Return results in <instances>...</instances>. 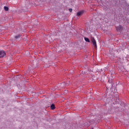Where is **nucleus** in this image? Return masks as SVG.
<instances>
[{
	"label": "nucleus",
	"instance_id": "nucleus-8",
	"mask_svg": "<svg viewBox=\"0 0 129 129\" xmlns=\"http://www.w3.org/2000/svg\"><path fill=\"white\" fill-rule=\"evenodd\" d=\"M19 38H21V35H18L15 36L16 39H19Z\"/></svg>",
	"mask_w": 129,
	"mask_h": 129
},
{
	"label": "nucleus",
	"instance_id": "nucleus-7",
	"mask_svg": "<svg viewBox=\"0 0 129 129\" xmlns=\"http://www.w3.org/2000/svg\"><path fill=\"white\" fill-rule=\"evenodd\" d=\"M4 10L8 12V11H9V7H7V6H5L4 7Z\"/></svg>",
	"mask_w": 129,
	"mask_h": 129
},
{
	"label": "nucleus",
	"instance_id": "nucleus-2",
	"mask_svg": "<svg viewBox=\"0 0 129 129\" xmlns=\"http://www.w3.org/2000/svg\"><path fill=\"white\" fill-rule=\"evenodd\" d=\"M6 56V51L4 50L0 51V58H3Z\"/></svg>",
	"mask_w": 129,
	"mask_h": 129
},
{
	"label": "nucleus",
	"instance_id": "nucleus-1",
	"mask_svg": "<svg viewBox=\"0 0 129 129\" xmlns=\"http://www.w3.org/2000/svg\"><path fill=\"white\" fill-rule=\"evenodd\" d=\"M91 41L93 43V44L94 45V46H95V48H97V44H96V40H95L94 38L92 37Z\"/></svg>",
	"mask_w": 129,
	"mask_h": 129
},
{
	"label": "nucleus",
	"instance_id": "nucleus-4",
	"mask_svg": "<svg viewBox=\"0 0 129 129\" xmlns=\"http://www.w3.org/2000/svg\"><path fill=\"white\" fill-rule=\"evenodd\" d=\"M82 14H83V12L80 11L77 13V17H80V16H81V15H82Z\"/></svg>",
	"mask_w": 129,
	"mask_h": 129
},
{
	"label": "nucleus",
	"instance_id": "nucleus-9",
	"mask_svg": "<svg viewBox=\"0 0 129 129\" xmlns=\"http://www.w3.org/2000/svg\"><path fill=\"white\" fill-rule=\"evenodd\" d=\"M69 12H70V13H72V9H69Z\"/></svg>",
	"mask_w": 129,
	"mask_h": 129
},
{
	"label": "nucleus",
	"instance_id": "nucleus-6",
	"mask_svg": "<svg viewBox=\"0 0 129 129\" xmlns=\"http://www.w3.org/2000/svg\"><path fill=\"white\" fill-rule=\"evenodd\" d=\"M85 40L86 42H88V43H90V40H89V38L85 37Z\"/></svg>",
	"mask_w": 129,
	"mask_h": 129
},
{
	"label": "nucleus",
	"instance_id": "nucleus-5",
	"mask_svg": "<svg viewBox=\"0 0 129 129\" xmlns=\"http://www.w3.org/2000/svg\"><path fill=\"white\" fill-rule=\"evenodd\" d=\"M50 108L51 109L54 110L55 109V104H52L51 106H50Z\"/></svg>",
	"mask_w": 129,
	"mask_h": 129
},
{
	"label": "nucleus",
	"instance_id": "nucleus-3",
	"mask_svg": "<svg viewBox=\"0 0 129 129\" xmlns=\"http://www.w3.org/2000/svg\"><path fill=\"white\" fill-rule=\"evenodd\" d=\"M116 29L117 31H118V32H120V31L122 30L123 27L121 25H119L118 27L116 28Z\"/></svg>",
	"mask_w": 129,
	"mask_h": 129
}]
</instances>
